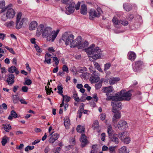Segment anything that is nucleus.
<instances>
[{
    "mask_svg": "<svg viewBox=\"0 0 153 153\" xmlns=\"http://www.w3.org/2000/svg\"><path fill=\"white\" fill-rule=\"evenodd\" d=\"M80 12L82 14L84 15H85L87 14V8L85 4H83L81 5Z\"/></svg>",
    "mask_w": 153,
    "mask_h": 153,
    "instance_id": "29",
    "label": "nucleus"
},
{
    "mask_svg": "<svg viewBox=\"0 0 153 153\" xmlns=\"http://www.w3.org/2000/svg\"><path fill=\"white\" fill-rule=\"evenodd\" d=\"M74 39V36L72 34H69L66 32L63 34L62 39L65 42L66 45H70L71 47V44Z\"/></svg>",
    "mask_w": 153,
    "mask_h": 153,
    "instance_id": "4",
    "label": "nucleus"
},
{
    "mask_svg": "<svg viewBox=\"0 0 153 153\" xmlns=\"http://www.w3.org/2000/svg\"><path fill=\"white\" fill-rule=\"evenodd\" d=\"M112 111L114 113L112 118V122L113 126H115L118 120L121 117V113L118 111L112 110Z\"/></svg>",
    "mask_w": 153,
    "mask_h": 153,
    "instance_id": "10",
    "label": "nucleus"
},
{
    "mask_svg": "<svg viewBox=\"0 0 153 153\" xmlns=\"http://www.w3.org/2000/svg\"><path fill=\"white\" fill-rule=\"evenodd\" d=\"M86 52L89 55L100 53V50L99 47H95V45L92 44L89 48L85 49Z\"/></svg>",
    "mask_w": 153,
    "mask_h": 153,
    "instance_id": "5",
    "label": "nucleus"
},
{
    "mask_svg": "<svg viewBox=\"0 0 153 153\" xmlns=\"http://www.w3.org/2000/svg\"><path fill=\"white\" fill-rule=\"evenodd\" d=\"M109 151L110 153H116V151L114 147L111 146L109 148Z\"/></svg>",
    "mask_w": 153,
    "mask_h": 153,
    "instance_id": "54",
    "label": "nucleus"
},
{
    "mask_svg": "<svg viewBox=\"0 0 153 153\" xmlns=\"http://www.w3.org/2000/svg\"><path fill=\"white\" fill-rule=\"evenodd\" d=\"M89 74L88 73H85L82 74L81 76L82 77H83L84 78L86 79L88 77Z\"/></svg>",
    "mask_w": 153,
    "mask_h": 153,
    "instance_id": "63",
    "label": "nucleus"
},
{
    "mask_svg": "<svg viewBox=\"0 0 153 153\" xmlns=\"http://www.w3.org/2000/svg\"><path fill=\"white\" fill-rule=\"evenodd\" d=\"M87 70L86 67H80L79 68L78 71L79 72L83 73Z\"/></svg>",
    "mask_w": 153,
    "mask_h": 153,
    "instance_id": "45",
    "label": "nucleus"
},
{
    "mask_svg": "<svg viewBox=\"0 0 153 153\" xmlns=\"http://www.w3.org/2000/svg\"><path fill=\"white\" fill-rule=\"evenodd\" d=\"M102 12L100 9H98V10H95L94 9L90 10L89 12V18L90 20H93L94 17H99Z\"/></svg>",
    "mask_w": 153,
    "mask_h": 153,
    "instance_id": "8",
    "label": "nucleus"
},
{
    "mask_svg": "<svg viewBox=\"0 0 153 153\" xmlns=\"http://www.w3.org/2000/svg\"><path fill=\"white\" fill-rule=\"evenodd\" d=\"M53 132L50 134L51 136L49 139V142L50 143H53L56 140H57L59 138V134L57 133L53 134Z\"/></svg>",
    "mask_w": 153,
    "mask_h": 153,
    "instance_id": "14",
    "label": "nucleus"
},
{
    "mask_svg": "<svg viewBox=\"0 0 153 153\" xmlns=\"http://www.w3.org/2000/svg\"><path fill=\"white\" fill-rule=\"evenodd\" d=\"M5 5V2L4 1H0V8H2Z\"/></svg>",
    "mask_w": 153,
    "mask_h": 153,
    "instance_id": "60",
    "label": "nucleus"
},
{
    "mask_svg": "<svg viewBox=\"0 0 153 153\" xmlns=\"http://www.w3.org/2000/svg\"><path fill=\"white\" fill-rule=\"evenodd\" d=\"M76 130L78 132H80L82 134L85 132V128L80 125H78L77 126Z\"/></svg>",
    "mask_w": 153,
    "mask_h": 153,
    "instance_id": "32",
    "label": "nucleus"
},
{
    "mask_svg": "<svg viewBox=\"0 0 153 153\" xmlns=\"http://www.w3.org/2000/svg\"><path fill=\"white\" fill-rule=\"evenodd\" d=\"M52 31V29L50 27H47L45 28L42 33V36L45 38L51 34Z\"/></svg>",
    "mask_w": 153,
    "mask_h": 153,
    "instance_id": "17",
    "label": "nucleus"
},
{
    "mask_svg": "<svg viewBox=\"0 0 153 153\" xmlns=\"http://www.w3.org/2000/svg\"><path fill=\"white\" fill-rule=\"evenodd\" d=\"M17 114L16 112L13 110H12L11 111L10 114L8 117V118L9 120H11L13 119V117L15 118H17Z\"/></svg>",
    "mask_w": 153,
    "mask_h": 153,
    "instance_id": "30",
    "label": "nucleus"
},
{
    "mask_svg": "<svg viewBox=\"0 0 153 153\" xmlns=\"http://www.w3.org/2000/svg\"><path fill=\"white\" fill-rule=\"evenodd\" d=\"M80 140L82 143L81 146L82 147H84L88 143V141L86 137L85 134H82L80 139Z\"/></svg>",
    "mask_w": 153,
    "mask_h": 153,
    "instance_id": "18",
    "label": "nucleus"
},
{
    "mask_svg": "<svg viewBox=\"0 0 153 153\" xmlns=\"http://www.w3.org/2000/svg\"><path fill=\"white\" fill-rule=\"evenodd\" d=\"M12 6V4H10L5 8V9L7 10L6 16L9 19L13 18L15 15V12L14 10L11 8Z\"/></svg>",
    "mask_w": 153,
    "mask_h": 153,
    "instance_id": "7",
    "label": "nucleus"
},
{
    "mask_svg": "<svg viewBox=\"0 0 153 153\" xmlns=\"http://www.w3.org/2000/svg\"><path fill=\"white\" fill-rule=\"evenodd\" d=\"M112 22L116 27L117 28H120L121 26L120 25V20L119 21L118 19L115 17H114L113 19Z\"/></svg>",
    "mask_w": 153,
    "mask_h": 153,
    "instance_id": "20",
    "label": "nucleus"
},
{
    "mask_svg": "<svg viewBox=\"0 0 153 153\" xmlns=\"http://www.w3.org/2000/svg\"><path fill=\"white\" fill-rule=\"evenodd\" d=\"M4 128L5 131L7 132H9L12 129L10 124H7L4 125Z\"/></svg>",
    "mask_w": 153,
    "mask_h": 153,
    "instance_id": "35",
    "label": "nucleus"
},
{
    "mask_svg": "<svg viewBox=\"0 0 153 153\" xmlns=\"http://www.w3.org/2000/svg\"><path fill=\"white\" fill-rule=\"evenodd\" d=\"M22 16V14L21 13H19L17 15V16L16 19V21H21L22 19H21Z\"/></svg>",
    "mask_w": 153,
    "mask_h": 153,
    "instance_id": "55",
    "label": "nucleus"
},
{
    "mask_svg": "<svg viewBox=\"0 0 153 153\" xmlns=\"http://www.w3.org/2000/svg\"><path fill=\"white\" fill-rule=\"evenodd\" d=\"M14 23V22L13 21H10L9 22H6L4 25L6 26L10 27L13 26Z\"/></svg>",
    "mask_w": 153,
    "mask_h": 153,
    "instance_id": "41",
    "label": "nucleus"
},
{
    "mask_svg": "<svg viewBox=\"0 0 153 153\" xmlns=\"http://www.w3.org/2000/svg\"><path fill=\"white\" fill-rule=\"evenodd\" d=\"M58 90V93L62 95L63 93V88L61 85H58L57 87Z\"/></svg>",
    "mask_w": 153,
    "mask_h": 153,
    "instance_id": "46",
    "label": "nucleus"
},
{
    "mask_svg": "<svg viewBox=\"0 0 153 153\" xmlns=\"http://www.w3.org/2000/svg\"><path fill=\"white\" fill-rule=\"evenodd\" d=\"M59 32V30H57L56 31L52 30L51 34L47 36L45 38L46 40L48 41H51L53 42L54 41L56 38L58 33Z\"/></svg>",
    "mask_w": 153,
    "mask_h": 153,
    "instance_id": "11",
    "label": "nucleus"
},
{
    "mask_svg": "<svg viewBox=\"0 0 153 153\" xmlns=\"http://www.w3.org/2000/svg\"><path fill=\"white\" fill-rule=\"evenodd\" d=\"M128 58L131 61H134L136 57V55L135 53L132 51H130L128 53Z\"/></svg>",
    "mask_w": 153,
    "mask_h": 153,
    "instance_id": "22",
    "label": "nucleus"
},
{
    "mask_svg": "<svg viewBox=\"0 0 153 153\" xmlns=\"http://www.w3.org/2000/svg\"><path fill=\"white\" fill-rule=\"evenodd\" d=\"M25 19H22L21 21H16V28L17 29H19L21 28L22 26V25L24 22Z\"/></svg>",
    "mask_w": 153,
    "mask_h": 153,
    "instance_id": "24",
    "label": "nucleus"
},
{
    "mask_svg": "<svg viewBox=\"0 0 153 153\" xmlns=\"http://www.w3.org/2000/svg\"><path fill=\"white\" fill-rule=\"evenodd\" d=\"M143 62L141 61H138L135 62L133 66V70L135 72H137L141 68Z\"/></svg>",
    "mask_w": 153,
    "mask_h": 153,
    "instance_id": "15",
    "label": "nucleus"
},
{
    "mask_svg": "<svg viewBox=\"0 0 153 153\" xmlns=\"http://www.w3.org/2000/svg\"><path fill=\"white\" fill-rule=\"evenodd\" d=\"M99 127V122L97 120L94 121L93 124L92 128L94 130H95L96 129L97 130Z\"/></svg>",
    "mask_w": 153,
    "mask_h": 153,
    "instance_id": "34",
    "label": "nucleus"
},
{
    "mask_svg": "<svg viewBox=\"0 0 153 153\" xmlns=\"http://www.w3.org/2000/svg\"><path fill=\"white\" fill-rule=\"evenodd\" d=\"M64 124L66 128H69L70 125L69 119L68 117H65L64 119Z\"/></svg>",
    "mask_w": 153,
    "mask_h": 153,
    "instance_id": "27",
    "label": "nucleus"
},
{
    "mask_svg": "<svg viewBox=\"0 0 153 153\" xmlns=\"http://www.w3.org/2000/svg\"><path fill=\"white\" fill-rule=\"evenodd\" d=\"M94 66L95 68L97 69L99 71L101 72H102V71L98 63L97 62H94Z\"/></svg>",
    "mask_w": 153,
    "mask_h": 153,
    "instance_id": "37",
    "label": "nucleus"
},
{
    "mask_svg": "<svg viewBox=\"0 0 153 153\" xmlns=\"http://www.w3.org/2000/svg\"><path fill=\"white\" fill-rule=\"evenodd\" d=\"M82 112L81 110H79L77 112V116L80 118L81 117Z\"/></svg>",
    "mask_w": 153,
    "mask_h": 153,
    "instance_id": "61",
    "label": "nucleus"
},
{
    "mask_svg": "<svg viewBox=\"0 0 153 153\" xmlns=\"http://www.w3.org/2000/svg\"><path fill=\"white\" fill-rule=\"evenodd\" d=\"M73 97L74 98V100L76 102H78L79 101V98L78 97L76 91L73 92Z\"/></svg>",
    "mask_w": 153,
    "mask_h": 153,
    "instance_id": "39",
    "label": "nucleus"
},
{
    "mask_svg": "<svg viewBox=\"0 0 153 153\" xmlns=\"http://www.w3.org/2000/svg\"><path fill=\"white\" fill-rule=\"evenodd\" d=\"M123 8L127 11H129L132 9V6L127 4H125L123 5Z\"/></svg>",
    "mask_w": 153,
    "mask_h": 153,
    "instance_id": "33",
    "label": "nucleus"
},
{
    "mask_svg": "<svg viewBox=\"0 0 153 153\" xmlns=\"http://www.w3.org/2000/svg\"><path fill=\"white\" fill-rule=\"evenodd\" d=\"M34 47L36 48L37 52L41 53L42 52V49L40 48L37 44H35V45H34Z\"/></svg>",
    "mask_w": 153,
    "mask_h": 153,
    "instance_id": "47",
    "label": "nucleus"
},
{
    "mask_svg": "<svg viewBox=\"0 0 153 153\" xmlns=\"http://www.w3.org/2000/svg\"><path fill=\"white\" fill-rule=\"evenodd\" d=\"M89 69L91 71V72H93L90 78V80L91 82L92 83H95L98 82L100 78L98 76L97 74L96 73L95 71L92 70V67L90 66Z\"/></svg>",
    "mask_w": 153,
    "mask_h": 153,
    "instance_id": "9",
    "label": "nucleus"
},
{
    "mask_svg": "<svg viewBox=\"0 0 153 153\" xmlns=\"http://www.w3.org/2000/svg\"><path fill=\"white\" fill-rule=\"evenodd\" d=\"M13 101L14 103H17L19 100V98L16 95L13 96Z\"/></svg>",
    "mask_w": 153,
    "mask_h": 153,
    "instance_id": "44",
    "label": "nucleus"
},
{
    "mask_svg": "<svg viewBox=\"0 0 153 153\" xmlns=\"http://www.w3.org/2000/svg\"><path fill=\"white\" fill-rule=\"evenodd\" d=\"M5 48L7 49L10 53L13 54H15V52L12 48H9L7 46H5Z\"/></svg>",
    "mask_w": 153,
    "mask_h": 153,
    "instance_id": "56",
    "label": "nucleus"
},
{
    "mask_svg": "<svg viewBox=\"0 0 153 153\" xmlns=\"http://www.w3.org/2000/svg\"><path fill=\"white\" fill-rule=\"evenodd\" d=\"M14 76L13 74H10L8 75L6 81L9 85H11L14 83Z\"/></svg>",
    "mask_w": 153,
    "mask_h": 153,
    "instance_id": "19",
    "label": "nucleus"
},
{
    "mask_svg": "<svg viewBox=\"0 0 153 153\" xmlns=\"http://www.w3.org/2000/svg\"><path fill=\"white\" fill-rule=\"evenodd\" d=\"M117 127L120 129H124L128 127L127 123L126 121L121 120L118 122Z\"/></svg>",
    "mask_w": 153,
    "mask_h": 153,
    "instance_id": "12",
    "label": "nucleus"
},
{
    "mask_svg": "<svg viewBox=\"0 0 153 153\" xmlns=\"http://www.w3.org/2000/svg\"><path fill=\"white\" fill-rule=\"evenodd\" d=\"M32 83L31 81L29 79H27L25 80V82H24V85H29L31 84Z\"/></svg>",
    "mask_w": 153,
    "mask_h": 153,
    "instance_id": "53",
    "label": "nucleus"
},
{
    "mask_svg": "<svg viewBox=\"0 0 153 153\" xmlns=\"http://www.w3.org/2000/svg\"><path fill=\"white\" fill-rule=\"evenodd\" d=\"M49 87L48 85H47L45 86V90L47 91V93L48 94V93H50L51 92H52L53 93V91L52 90L51 88L50 89L49 88Z\"/></svg>",
    "mask_w": 153,
    "mask_h": 153,
    "instance_id": "51",
    "label": "nucleus"
},
{
    "mask_svg": "<svg viewBox=\"0 0 153 153\" xmlns=\"http://www.w3.org/2000/svg\"><path fill=\"white\" fill-rule=\"evenodd\" d=\"M102 82H100L95 85V88L97 90L99 89L102 86Z\"/></svg>",
    "mask_w": 153,
    "mask_h": 153,
    "instance_id": "50",
    "label": "nucleus"
},
{
    "mask_svg": "<svg viewBox=\"0 0 153 153\" xmlns=\"http://www.w3.org/2000/svg\"><path fill=\"white\" fill-rule=\"evenodd\" d=\"M62 70L64 72H68V68L66 65H63V66Z\"/></svg>",
    "mask_w": 153,
    "mask_h": 153,
    "instance_id": "58",
    "label": "nucleus"
},
{
    "mask_svg": "<svg viewBox=\"0 0 153 153\" xmlns=\"http://www.w3.org/2000/svg\"><path fill=\"white\" fill-rule=\"evenodd\" d=\"M106 118V114L105 113H102L100 114V118L102 120H105Z\"/></svg>",
    "mask_w": 153,
    "mask_h": 153,
    "instance_id": "59",
    "label": "nucleus"
},
{
    "mask_svg": "<svg viewBox=\"0 0 153 153\" xmlns=\"http://www.w3.org/2000/svg\"><path fill=\"white\" fill-rule=\"evenodd\" d=\"M94 55L92 56V59H93L94 60H96L100 58L101 57V54H100V53H94Z\"/></svg>",
    "mask_w": 153,
    "mask_h": 153,
    "instance_id": "40",
    "label": "nucleus"
},
{
    "mask_svg": "<svg viewBox=\"0 0 153 153\" xmlns=\"http://www.w3.org/2000/svg\"><path fill=\"white\" fill-rule=\"evenodd\" d=\"M53 60L55 62V64L56 65L58 64L59 63V60L56 57H54L53 58Z\"/></svg>",
    "mask_w": 153,
    "mask_h": 153,
    "instance_id": "64",
    "label": "nucleus"
},
{
    "mask_svg": "<svg viewBox=\"0 0 153 153\" xmlns=\"http://www.w3.org/2000/svg\"><path fill=\"white\" fill-rule=\"evenodd\" d=\"M131 141V139L129 137H126L124 139V140H122V142H124V143H126V144H128L129 143L130 141Z\"/></svg>",
    "mask_w": 153,
    "mask_h": 153,
    "instance_id": "48",
    "label": "nucleus"
},
{
    "mask_svg": "<svg viewBox=\"0 0 153 153\" xmlns=\"http://www.w3.org/2000/svg\"><path fill=\"white\" fill-rule=\"evenodd\" d=\"M120 80V78L118 77H111L109 79V83L111 85H112L115 84Z\"/></svg>",
    "mask_w": 153,
    "mask_h": 153,
    "instance_id": "23",
    "label": "nucleus"
},
{
    "mask_svg": "<svg viewBox=\"0 0 153 153\" xmlns=\"http://www.w3.org/2000/svg\"><path fill=\"white\" fill-rule=\"evenodd\" d=\"M9 138L6 136L2 138L1 141V143L3 146L5 145L6 144L7 142V140H9Z\"/></svg>",
    "mask_w": 153,
    "mask_h": 153,
    "instance_id": "38",
    "label": "nucleus"
},
{
    "mask_svg": "<svg viewBox=\"0 0 153 153\" xmlns=\"http://www.w3.org/2000/svg\"><path fill=\"white\" fill-rule=\"evenodd\" d=\"M88 42L86 41L83 42H81L78 47L79 49H80L84 48L87 47L88 45Z\"/></svg>",
    "mask_w": 153,
    "mask_h": 153,
    "instance_id": "28",
    "label": "nucleus"
},
{
    "mask_svg": "<svg viewBox=\"0 0 153 153\" xmlns=\"http://www.w3.org/2000/svg\"><path fill=\"white\" fill-rule=\"evenodd\" d=\"M126 26L128 24V22L126 20H120V24Z\"/></svg>",
    "mask_w": 153,
    "mask_h": 153,
    "instance_id": "52",
    "label": "nucleus"
},
{
    "mask_svg": "<svg viewBox=\"0 0 153 153\" xmlns=\"http://www.w3.org/2000/svg\"><path fill=\"white\" fill-rule=\"evenodd\" d=\"M37 23L36 21L32 22L29 25V29L30 30H33L37 27Z\"/></svg>",
    "mask_w": 153,
    "mask_h": 153,
    "instance_id": "25",
    "label": "nucleus"
},
{
    "mask_svg": "<svg viewBox=\"0 0 153 153\" xmlns=\"http://www.w3.org/2000/svg\"><path fill=\"white\" fill-rule=\"evenodd\" d=\"M80 4V2L78 1L75 5V3L73 0H69L68 3L65 4L69 5V6H66L65 7L66 10L70 13H72L74 12L75 9L76 10L79 9Z\"/></svg>",
    "mask_w": 153,
    "mask_h": 153,
    "instance_id": "2",
    "label": "nucleus"
},
{
    "mask_svg": "<svg viewBox=\"0 0 153 153\" xmlns=\"http://www.w3.org/2000/svg\"><path fill=\"white\" fill-rule=\"evenodd\" d=\"M114 96L110 97V99H112V101L111 102V105L112 106V110L119 111L121 109V104L119 100H115L113 99V97Z\"/></svg>",
    "mask_w": 153,
    "mask_h": 153,
    "instance_id": "6",
    "label": "nucleus"
},
{
    "mask_svg": "<svg viewBox=\"0 0 153 153\" xmlns=\"http://www.w3.org/2000/svg\"><path fill=\"white\" fill-rule=\"evenodd\" d=\"M126 149L125 146H123L119 149V153H126Z\"/></svg>",
    "mask_w": 153,
    "mask_h": 153,
    "instance_id": "42",
    "label": "nucleus"
},
{
    "mask_svg": "<svg viewBox=\"0 0 153 153\" xmlns=\"http://www.w3.org/2000/svg\"><path fill=\"white\" fill-rule=\"evenodd\" d=\"M8 71L9 72L11 73L15 72V73L16 74H18L19 73V71L14 66H12L11 67L9 68Z\"/></svg>",
    "mask_w": 153,
    "mask_h": 153,
    "instance_id": "26",
    "label": "nucleus"
},
{
    "mask_svg": "<svg viewBox=\"0 0 153 153\" xmlns=\"http://www.w3.org/2000/svg\"><path fill=\"white\" fill-rule=\"evenodd\" d=\"M111 66V63L109 62L105 64L104 70L106 71Z\"/></svg>",
    "mask_w": 153,
    "mask_h": 153,
    "instance_id": "49",
    "label": "nucleus"
},
{
    "mask_svg": "<svg viewBox=\"0 0 153 153\" xmlns=\"http://www.w3.org/2000/svg\"><path fill=\"white\" fill-rule=\"evenodd\" d=\"M82 38L80 36H78L75 40L74 39L72 41V43L71 44V47L74 48L79 45L81 42Z\"/></svg>",
    "mask_w": 153,
    "mask_h": 153,
    "instance_id": "13",
    "label": "nucleus"
},
{
    "mask_svg": "<svg viewBox=\"0 0 153 153\" xmlns=\"http://www.w3.org/2000/svg\"><path fill=\"white\" fill-rule=\"evenodd\" d=\"M51 59L45 56V59L44 61V62H46L47 64H50L51 63Z\"/></svg>",
    "mask_w": 153,
    "mask_h": 153,
    "instance_id": "43",
    "label": "nucleus"
},
{
    "mask_svg": "<svg viewBox=\"0 0 153 153\" xmlns=\"http://www.w3.org/2000/svg\"><path fill=\"white\" fill-rule=\"evenodd\" d=\"M8 19L5 14H3L1 18V20L3 21H6L7 20V19Z\"/></svg>",
    "mask_w": 153,
    "mask_h": 153,
    "instance_id": "62",
    "label": "nucleus"
},
{
    "mask_svg": "<svg viewBox=\"0 0 153 153\" xmlns=\"http://www.w3.org/2000/svg\"><path fill=\"white\" fill-rule=\"evenodd\" d=\"M131 91L127 92L125 91L121 90L120 92L117 93L112 98L115 100L129 101L131 99Z\"/></svg>",
    "mask_w": 153,
    "mask_h": 153,
    "instance_id": "1",
    "label": "nucleus"
},
{
    "mask_svg": "<svg viewBox=\"0 0 153 153\" xmlns=\"http://www.w3.org/2000/svg\"><path fill=\"white\" fill-rule=\"evenodd\" d=\"M119 138L122 141L124 139L128 137V134L126 132H123L119 134Z\"/></svg>",
    "mask_w": 153,
    "mask_h": 153,
    "instance_id": "31",
    "label": "nucleus"
},
{
    "mask_svg": "<svg viewBox=\"0 0 153 153\" xmlns=\"http://www.w3.org/2000/svg\"><path fill=\"white\" fill-rule=\"evenodd\" d=\"M62 97V100L65 102H68L70 101L71 97L66 95H64L63 94L61 95Z\"/></svg>",
    "mask_w": 153,
    "mask_h": 153,
    "instance_id": "36",
    "label": "nucleus"
},
{
    "mask_svg": "<svg viewBox=\"0 0 153 153\" xmlns=\"http://www.w3.org/2000/svg\"><path fill=\"white\" fill-rule=\"evenodd\" d=\"M107 132L108 134L109 138H111L112 141L114 142L116 144H117L119 143V140L118 138V135L116 134H114L112 136L113 131L111 125L108 124H107Z\"/></svg>",
    "mask_w": 153,
    "mask_h": 153,
    "instance_id": "3",
    "label": "nucleus"
},
{
    "mask_svg": "<svg viewBox=\"0 0 153 153\" xmlns=\"http://www.w3.org/2000/svg\"><path fill=\"white\" fill-rule=\"evenodd\" d=\"M113 90L112 86H109L108 87H103L102 88V91L106 93V95L107 97H109V93H111Z\"/></svg>",
    "mask_w": 153,
    "mask_h": 153,
    "instance_id": "16",
    "label": "nucleus"
},
{
    "mask_svg": "<svg viewBox=\"0 0 153 153\" xmlns=\"http://www.w3.org/2000/svg\"><path fill=\"white\" fill-rule=\"evenodd\" d=\"M97 145H94L92 146V148L93 150H92L90 153H94V151L95 150H97Z\"/></svg>",
    "mask_w": 153,
    "mask_h": 153,
    "instance_id": "57",
    "label": "nucleus"
},
{
    "mask_svg": "<svg viewBox=\"0 0 153 153\" xmlns=\"http://www.w3.org/2000/svg\"><path fill=\"white\" fill-rule=\"evenodd\" d=\"M44 26L42 24H40L38 27L36 35L37 36H40L44 30Z\"/></svg>",
    "mask_w": 153,
    "mask_h": 153,
    "instance_id": "21",
    "label": "nucleus"
}]
</instances>
